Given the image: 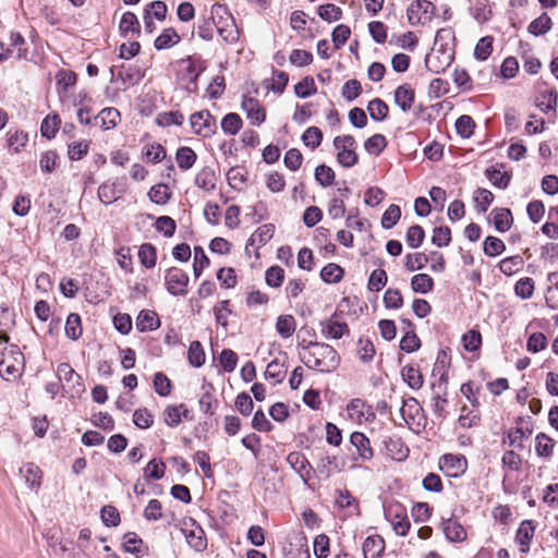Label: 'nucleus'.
Here are the masks:
<instances>
[{"instance_id":"nucleus-1","label":"nucleus","mask_w":558,"mask_h":558,"mask_svg":"<svg viewBox=\"0 0 558 558\" xmlns=\"http://www.w3.org/2000/svg\"><path fill=\"white\" fill-rule=\"evenodd\" d=\"M299 347L305 351L300 353L301 361L311 369L330 373L339 365V354L327 343L303 340Z\"/></svg>"},{"instance_id":"nucleus-2","label":"nucleus","mask_w":558,"mask_h":558,"mask_svg":"<svg viewBox=\"0 0 558 558\" xmlns=\"http://www.w3.org/2000/svg\"><path fill=\"white\" fill-rule=\"evenodd\" d=\"M333 147L337 150V161L342 167L351 168L357 163L356 141L352 135L336 136Z\"/></svg>"},{"instance_id":"nucleus-3","label":"nucleus","mask_w":558,"mask_h":558,"mask_svg":"<svg viewBox=\"0 0 558 558\" xmlns=\"http://www.w3.org/2000/svg\"><path fill=\"white\" fill-rule=\"evenodd\" d=\"M384 514L397 535L405 536L408 534L411 523L408 518L407 509L400 502L393 501L385 505Z\"/></svg>"},{"instance_id":"nucleus-4","label":"nucleus","mask_w":558,"mask_h":558,"mask_svg":"<svg viewBox=\"0 0 558 558\" xmlns=\"http://www.w3.org/2000/svg\"><path fill=\"white\" fill-rule=\"evenodd\" d=\"M24 367V355L15 344L10 345L3 352V359L0 362V375L4 377H17L22 374Z\"/></svg>"},{"instance_id":"nucleus-5","label":"nucleus","mask_w":558,"mask_h":558,"mask_svg":"<svg viewBox=\"0 0 558 558\" xmlns=\"http://www.w3.org/2000/svg\"><path fill=\"white\" fill-rule=\"evenodd\" d=\"M165 287L173 296H184L187 293L190 282L189 275L181 268L171 267L165 271Z\"/></svg>"},{"instance_id":"nucleus-6","label":"nucleus","mask_w":558,"mask_h":558,"mask_svg":"<svg viewBox=\"0 0 558 558\" xmlns=\"http://www.w3.org/2000/svg\"><path fill=\"white\" fill-rule=\"evenodd\" d=\"M453 50L451 47H446L445 44H441L438 48H433L432 52L425 58V66L428 71L433 73H441L453 61Z\"/></svg>"},{"instance_id":"nucleus-7","label":"nucleus","mask_w":558,"mask_h":558,"mask_svg":"<svg viewBox=\"0 0 558 558\" xmlns=\"http://www.w3.org/2000/svg\"><path fill=\"white\" fill-rule=\"evenodd\" d=\"M532 433L533 426L531 420H525L520 416L517 418V426L506 433V437L502 439V442L508 444L509 447L522 450L524 448L523 439L529 438Z\"/></svg>"},{"instance_id":"nucleus-8","label":"nucleus","mask_w":558,"mask_h":558,"mask_svg":"<svg viewBox=\"0 0 558 558\" xmlns=\"http://www.w3.org/2000/svg\"><path fill=\"white\" fill-rule=\"evenodd\" d=\"M436 15V7L428 0H416L408 8L409 22L412 25L425 24Z\"/></svg>"},{"instance_id":"nucleus-9","label":"nucleus","mask_w":558,"mask_h":558,"mask_svg":"<svg viewBox=\"0 0 558 558\" xmlns=\"http://www.w3.org/2000/svg\"><path fill=\"white\" fill-rule=\"evenodd\" d=\"M191 126L197 135L208 137L215 132V118L208 110L195 112L190 118Z\"/></svg>"},{"instance_id":"nucleus-10","label":"nucleus","mask_w":558,"mask_h":558,"mask_svg":"<svg viewBox=\"0 0 558 558\" xmlns=\"http://www.w3.org/2000/svg\"><path fill=\"white\" fill-rule=\"evenodd\" d=\"M241 108L245 112L246 118L251 121L252 125L258 126L265 122V108L255 97L244 95L242 98Z\"/></svg>"},{"instance_id":"nucleus-11","label":"nucleus","mask_w":558,"mask_h":558,"mask_svg":"<svg viewBox=\"0 0 558 558\" xmlns=\"http://www.w3.org/2000/svg\"><path fill=\"white\" fill-rule=\"evenodd\" d=\"M181 65L183 66L181 78L187 81L185 89L189 93H196L197 78L203 71L201 63L192 59V57H187L186 59L181 60Z\"/></svg>"},{"instance_id":"nucleus-12","label":"nucleus","mask_w":558,"mask_h":558,"mask_svg":"<svg viewBox=\"0 0 558 558\" xmlns=\"http://www.w3.org/2000/svg\"><path fill=\"white\" fill-rule=\"evenodd\" d=\"M349 416L357 423L371 422L375 413L371 405L360 398L352 399L347 405Z\"/></svg>"},{"instance_id":"nucleus-13","label":"nucleus","mask_w":558,"mask_h":558,"mask_svg":"<svg viewBox=\"0 0 558 558\" xmlns=\"http://www.w3.org/2000/svg\"><path fill=\"white\" fill-rule=\"evenodd\" d=\"M440 469L450 477H458L465 472L468 461L463 456L444 454L439 461Z\"/></svg>"},{"instance_id":"nucleus-14","label":"nucleus","mask_w":558,"mask_h":558,"mask_svg":"<svg viewBox=\"0 0 558 558\" xmlns=\"http://www.w3.org/2000/svg\"><path fill=\"white\" fill-rule=\"evenodd\" d=\"M557 92L549 88L546 83H542L537 87V95L535 97V106L547 113L550 110H555L557 107Z\"/></svg>"},{"instance_id":"nucleus-15","label":"nucleus","mask_w":558,"mask_h":558,"mask_svg":"<svg viewBox=\"0 0 558 558\" xmlns=\"http://www.w3.org/2000/svg\"><path fill=\"white\" fill-rule=\"evenodd\" d=\"M535 529V523L532 520H524L517 530L515 541L520 545V551L522 554L529 553Z\"/></svg>"},{"instance_id":"nucleus-16","label":"nucleus","mask_w":558,"mask_h":558,"mask_svg":"<svg viewBox=\"0 0 558 558\" xmlns=\"http://www.w3.org/2000/svg\"><path fill=\"white\" fill-rule=\"evenodd\" d=\"M287 462L300 475L304 483H306L310 477L312 466L304 453L300 451L290 452L287 457Z\"/></svg>"},{"instance_id":"nucleus-17","label":"nucleus","mask_w":558,"mask_h":558,"mask_svg":"<svg viewBox=\"0 0 558 558\" xmlns=\"http://www.w3.org/2000/svg\"><path fill=\"white\" fill-rule=\"evenodd\" d=\"M441 529L449 542L460 543L466 538V531L462 524L452 518L442 519Z\"/></svg>"},{"instance_id":"nucleus-18","label":"nucleus","mask_w":558,"mask_h":558,"mask_svg":"<svg viewBox=\"0 0 558 558\" xmlns=\"http://www.w3.org/2000/svg\"><path fill=\"white\" fill-rule=\"evenodd\" d=\"M217 180L215 170L209 166H205L196 173L194 183L198 189L211 192L216 189Z\"/></svg>"},{"instance_id":"nucleus-19","label":"nucleus","mask_w":558,"mask_h":558,"mask_svg":"<svg viewBox=\"0 0 558 558\" xmlns=\"http://www.w3.org/2000/svg\"><path fill=\"white\" fill-rule=\"evenodd\" d=\"M350 442L355 447L357 456L362 461H369L373 458L374 451L371 447V441L363 433H352Z\"/></svg>"},{"instance_id":"nucleus-20","label":"nucleus","mask_w":558,"mask_h":558,"mask_svg":"<svg viewBox=\"0 0 558 558\" xmlns=\"http://www.w3.org/2000/svg\"><path fill=\"white\" fill-rule=\"evenodd\" d=\"M275 233V226L272 223H266L257 228L247 240L245 250L248 252L250 246L260 247L271 240Z\"/></svg>"},{"instance_id":"nucleus-21","label":"nucleus","mask_w":558,"mask_h":558,"mask_svg":"<svg viewBox=\"0 0 558 558\" xmlns=\"http://www.w3.org/2000/svg\"><path fill=\"white\" fill-rule=\"evenodd\" d=\"M415 94L410 84H402L395 92V102L403 111L408 112L414 102Z\"/></svg>"},{"instance_id":"nucleus-22","label":"nucleus","mask_w":558,"mask_h":558,"mask_svg":"<svg viewBox=\"0 0 558 558\" xmlns=\"http://www.w3.org/2000/svg\"><path fill=\"white\" fill-rule=\"evenodd\" d=\"M322 335L326 339H340L342 336L349 333V327L345 323L329 318L320 323Z\"/></svg>"},{"instance_id":"nucleus-23","label":"nucleus","mask_w":558,"mask_h":558,"mask_svg":"<svg viewBox=\"0 0 558 558\" xmlns=\"http://www.w3.org/2000/svg\"><path fill=\"white\" fill-rule=\"evenodd\" d=\"M187 544L196 551H204L207 548V539L204 530L199 525L182 530Z\"/></svg>"},{"instance_id":"nucleus-24","label":"nucleus","mask_w":558,"mask_h":558,"mask_svg":"<svg viewBox=\"0 0 558 558\" xmlns=\"http://www.w3.org/2000/svg\"><path fill=\"white\" fill-rule=\"evenodd\" d=\"M385 551V541L380 535H371L363 543L365 558H380Z\"/></svg>"},{"instance_id":"nucleus-25","label":"nucleus","mask_w":558,"mask_h":558,"mask_svg":"<svg viewBox=\"0 0 558 558\" xmlns=\"http://www.w3.org/2000/svg\"><path fill=\"white\" fill-rule=\"evenodd\" d=\"M189 410L185 404L168 405L162 413L163 422L169 427H177L181 422L182 417H187Z\"/></svg>"},{"instance_id":"nucleus-26","label":"nucleus","mask_w":558,"mask_h":558,"mask_svg":"<svg viewBox=\"0 0 558 558\" xmlns=\"http://www.w3.org/2000/svg\"><path fill=\"white\" fill-rule=\"evenodd\" d=\"M160 326L158 315L154 311L143 310L136 318V328L140 332L156 330Z\"/></svg>"},{"instance_id":"nucleus-27","label":"nucleus","mask_w":558,"mask_h":558,"mask_svg":"<svg viewBox=\"0 0 558 558\" xmlns=\"http://www.w3.org/2000/svg\"><path fill=\"white\" fill-rule=\"evenodd\" d=\"M122 193L123 191L118 189L117 182L107 181L99 185L97 194L102 204L110 205L116 202Z\"/></svg>"},{"instance_id":"nucleus-28","label":"nucleus","mask_w":558,"mask_h":558,"mask_svg":"<svg viewBox=\"0 0 558 558\" xmlns=\"http://www.w3.org/2000/svg\"><path fill=\"white\" fill-rule=\"evenodd\" d=\"M502 165L493 166L486 169L485 174L490 183L498 189H507L511 174L505 171H501Z\"/></svg>"},{"instance_id":"nucleus-29","label":"nucleus","mask_w":558,"mask_h":558,"mask_svg":"<svg viewBox=\"0 0 558 558\" xmlns=\"http://www.w3.org/2000/svg\"><path fill=\"white\" fill-rule=\"evenodd\" d=\"M95 121L99 123L104 130H111L117 126L120 121V112L112 107L104 108L95 117Z\"/></svg>"},{"instance_id":"nucleus-30","label":"nucleus","mask_w":558,"mask_h":558,"mask_svg":"<svg viewBox=\"0 0 558 558\" xmlns=\"http://www.w3.org/2000/svg\"><path fill=\"white\" fill-rule=\"evenodd\" d=\"M342 465L336 456H325L317 463V472L324 478H329L333 472H340Z\"/></svg>"},{"instance_id":"nucleus-31","label":"nucleus","mask_w":558,"mask_h":558,"mask_svg":"<svg viewBox=\"0 0 558 558\" xmlns=\"http://www.w3.org/2000/svg\"><path fill=\"white\" fill-rule=\"evenodd\" d=\"M123 548L125 551L138 557L147 553V547L144 546L142 538L134 532H129L123 536Z\"/></svg>"},{"instance_id":"nucleus-32","label":"nucleus","mask_w":558,"mask_h":558,"mask_svg":"<svg viewBox=\"0 0 558 558\" xmlns=\"http://www.w3.org/2000/svg\"><path fill=\"white\" fill-rule=\"evenodd\" d=\"M197 156L195 151L189 146L179 147L175 154L178 167L182 171L191 169L196 162Z\"/></svg>"},{"instance_id":"nucleus-33","label":"nucleus","mask_w":558,"mask_h":558,"mask_svg":"<svg viewBox=\"0 0 558 558\" xmlns=\"http://www.w3.org/2000/svg\"><path fill=\"white\" fill-rule=\"evenodd\" d=\"M119 29L123 36H128L130 33L140 35L141 25L137 16L133 12H125L121 17Z\"/></svg>"},{"instance_id":"nucleus-34","label":"nucleus","mask_w":558,"mask_h":558,"mask_svg":"<svg viewBox=\"0 0 558 558\" xmlns=\"http://www.w3.org/2000/svg\"><path fill=\"white\" fill-rule=\"evenodd\" d=\"M138 259L142 266L151 269L156 266L157 252L151 243H144L138 248Z\"/></svg>"},{"instance_id":"nucleus-35","label":"nucleus","mask_w":558,"mask_h":558,"mask_svg":"<svg viewBox=\"0 0 558 558\" xmlns=\"http://www.w3.org/2000/svg\"><path fill=\"white\" fill-rule=\"evenodd\" d=\"M172 196L169 186L165 183H158L150 187L148 192L149 199L157 205H166Z\"/></svg>"},{"instance_id":"nucleus-36","label":"nucleus","mask_w":558,"mask_h":558,"mask_svg":"<svg viewBox=\"0 0 558 558\" xmlns=\"http://www.w3.org/2000/svg\"><path fill=\"white\" fill-rule=\"evenodd\" d=\"M180 41V36L173 28H166L163 32L155 39L154 46L157 50H163L171 48L175 44Z\"/></svg>"},{"instance_id":"nucleus-37","label":"nucleus","mask_w":558,"mask_h":558,"mask_svg":"<svg viewBox=\"0 0 558 558\" xmlns=\"http://www.w3.org/2000/svg\"><path fill=\"white\" fill-rule=\"evenodd\" d=\"M411 288L415 293L427 294L434 289V280L427 274H417L411 279Z\"/></svg>"},{"instance_id":"nucleus-38","label":"nucleus","mask_w":558,"mask_h":558,"mask_svg":"<svg viewBox=\"0 0 558 558\" xmlns=\"http://www.w3.org/2000/svg\"><path fill=\"white\" fill-rule=\"evenodd\" d=\"M535 450L537 456L545 459L550 458L555 447L554 439L547 436L545 433H538L535 437Z\"/></svg>"},{"instance_id":"nucleus-39","label":"nucleus","mask_w":558,"mask_h":558,"mask_svg":"<svg viewBox=\"0 0 558 558\" xmlns=\"http://www.w3.org/2000/svg\"><path fill=\"white\" fill-rule=\"evenodd\" d=\"M296 328L295 318L292 315H280L276 322L277 332L284 339L290 338Z\"/></svg>"},{"instance_id":"nucleus-40","label":"nucleus","mask_w":558,"mask_h":558,"mask_svg":"<svg viewBox=\"0 0 558 558\" xmlns=\"http://www.w3.org/2000/svg\"><path fill=\"white\" fill-rule=\"evenodd\" d=\"M243 126V121L238 113L230 112L221 120V129L227 135H235Z\"/></svg>"},{"instance_id":"nucleus-41","label":"nucleus","mask_w":558,"mask_h":558,"mask_svg":"<svg viewBox=\"0 0 558 558\" xmlns=\"http://www.w3.org/2000/svg\"><path fill=\"white\" fill-rule=\"evenodd\" d=\"M524 260L520 255H513L500 260L498 267L506 276H512L523 268Z\"/></svg>"},{"instance_id":"nucleus-42","label":"nucleus","mask_w":558,"mask_h":558,"mask_svg":"<svg viewBox=\"0 0 558 558\" xmlns=\"http://www.w3.org/2000/svg\"><path fill=\"white\" fill-rule=\"evenodd\" d=\"M7 136V145L13 153H20L28 142V134L21 130L9 131Z\"/></svg>"},{"instance_id":"nucleus-43","label":"nucleus","mask_w":558,"mask_h":558,"mask_svg":"<svg viewBox=\"0 0 558 558\" xmlns=\"http://www.w3.org/2000/svg\"><path fill=\"white\" fill-rule=\"evenodd\" d=\"M401 375L412 389H420L423 386V376L420 369L413 365H405L401 371Z\"/></svg>"},{"instance_id":"nucleus-44","label":"nucleus","mask_w":558,"mask_h":558,"mask_svg":"<svg viewBox=\"0 0 558 558\" xmlns=\"http://www.w3.org/2000/svg\"><path fill=\"white\" fill-rule=\"evenodd\" d=\"M287 373V367L283 362H280L279 359H275L270 363H268L265 371L266 379H274L276 384L281 383L284 379Z\"/></svg>"},{"instance_id":"nucleus-45","label":"nucleus","mask_w":558,"mask_h":558,"mask_svg":"<svg viewBox=\"0 0 558 558\" xmlns=\"http://www.w3.org/2000/svg\"><path fill=\"white\" fill-rule=\"evenodd\" d=\"M553 26L550 16L547 13H542L537 19L533 20L527 29L534 36L546 34Z\"/></svg>"},{"instance_id":"nucleus-46","label":"nucleus","mask_w":558,"mask_h":558,"mask_svg":"<svg viewBox=\"0 0 558 558\" xmlns=\"http://www.w3.org/2000/svg\"><path fill=\"white\" fill-rule=\"evenodd\" d=\"M421 411L422 408L415 398H409L404 400L400 409L401 416L403 417L407 424H411V422L416 418Z\"/></svg>"},{"instance_id":"nucleus-47","label":"nucleus","mask_w":558,"mask_h":558,"mask_svg":"<svg viewBox=\"0 0 558 558\" xmlns=\"http://www.w3.org/2000/svg\"><path fill=\"white\" fill-rule=\"evenodd\" d=\"M513 222L512 214L508 208H501L494 211V226L499 232H506Z\"/></svg>"},{"instance_id":"nucleus-48","label":"nucleus","mask_w":558,"mask_h":558,"mask_svg":"<svg viewBox=\"0 0 558 558\" xmlns=\"http://www.w3.org/2000/svg\"><path fill=\"white\" fill-rule=\"evenodd\" d=\"M367 110L374 121H383L387 118L389 108L384 100L375 98L368 102Z\"/></svg>"},{"instance_id":"nucleus-49","label":"nucleus","mask_w":558,"mask_h":558,"mask_svg":"<svg viewBox=\"0 0 558 558\" xmlns=\"http://www.w3.org/2000/svg\"><path fill=\"white\" fill-rule=\"evenodd\" d=\"M26 483L31 488H38L40 486L41 470L34 463H27L21 469Z\"/></svg>"},{"instance_id":"nucleus-50","label":"nucleus","mask_w":558,"mask_h":558,"mask_svg":"<svg viewBox=\"0 0 558 558\" xmlns=\"http://www.w3.org/2000/svg\"><path fill=\"white\" fill-rule=\"evenodd\" d=\"M82 322L76 313H71L65 323V335L72 340H77L82 336Z\"/></svg>"},{"instance_id":"nucleus-51","label":"nucleus","mask_w":558,"mask_h":558,"mask_svg":"<svg viewBox=\"0 0 558 558\" xmlns=\"http://www.w3.org/2000/svg\"><path fill=\"white\" fill-rule=\"evenodd\" d=\"M61 120L58 114L47 116L40 125V133L44 137L53 138L59 130Z\"/></svg>"},{"instance_id":"nucleus-52","label":"nucleus","mask_w":558,"mask_h":558,"mask_svg":"<svg viewBox=\"0 0 558 558\" xmlns=\"http://www.w3.org/2000/svg\"><path fill=\"white\" fill-rule=\"evenodd\" d=\"M357 356L363 363H369L373 361L376 349L374 343L369 339L360 338L357 341Z\"/></svg>"},{"instance_id":"nucleus-53","label":"nucleus","mask_w":558,"mask_h":558,"mask_svg":"<svg viewBox=\"0 0 558 558\" xmlns=\"http://www.w3.org/2000/svg\"><path fill=\"white\" fill-rule=\"evenodd\" d=\"M319 17L328 23L339 21L342 17V10L333 3H327L318 7Z\"/></svg>"},{"instance_id":"nucleus-54","label":"nucleus","mask_w":558,"mask_h":558,"mask_svg":"<svg viewBox=\"0 0 558 558\" xmlns=\"http://www.w3.org/2000/svg\"><path fill=\"white\" fill-rule=\"evenodd\" d=\"M343 269L333 263H329L323 267L320 271V278L327 283H337L343 277Z\"/></svg>"},{"instance_id":"nucleus-55","label":"nucleus","mask_w":558,"mask_h":558,"mask_svg":"<svg viewBox=\"0 0 558 558\" xmlns=\"http://www.w3.org/2000/svg\"><path fill=\"white\" fill-rule=\"evenodd\" d=\"M386 447L393 460L402 461L409 454V448L400 439L390 438L386 442Z\"/></svg>"},{"instance_id":"nucleus-56","label":"nucleus","mask_w":558,"mask_h":558,"mask_svg":"<svg viewBox=\"0 0 558 558\" xmlns=\"http://www.w3.org/2000/svg\"><path fill=\"white\" fill-rule=\"evenodd\" d=\"M535 290L534 280L530 277L521 278L514 284V293L522 300L532 298Z\"/></svg>"},{"instance_id":"nucleus-57","label":"nucleus","mask_w":558,"mask_h":558,"mask_svg":"<svg viewBox=\"0 0 558 558\" xmlns=\"http://www.w3.org/2000/svg\"><path fill=\"white\" fill-rule=\"evenodd\" d=\"M187 359L191 365L194 367H201L205 363V352L199 341H192L189 351Z\"/></svg>"},{"instance_id":"nucleus-58","label":"nucleus","mask_w":558,"mask_h":558,"mask_svg":"<svg viewBox=\"0 0 558 558\" xmlns=\"http://www.w3.org/2000/svg\"><path fill=\"white\" fill-rule=\"evenodd\" d=\"M458 422L461 427L470 428L475 426L480 422V412L477 410L470 409L466 405L461 408V414L458 418Z\"/></svg>"},{"instance_id":"nucleus-59","label":"nucleus","mask_w":558,"mask_h":558,"mask_svg":"<svg viewBox=\"0 0 558 558\" xmlns=\"http://www.w3.org/2000/svg\"><path fill=\"white\" fill-rule=\"evenodd\" d=\"M59 93H65L69 87L75 85L76 74L73 71L61 69L56 75Z\"/></svg>"},{"instance_id":"nucleus-60","label":"nucleus","mask_w":558,"mask_h":558,"mask_svg":"<svg viewBox=\"0 0 558 558\" xmlns=\"http://www.w3.org/2000/svg\"><path fill=\"white\" fill-rule=\"evenodd\" d=\"M184 121V117L179 111H167L161 112L156 118V123L159 126L166 128L171 125H181Z\"/></svg>"},{"instance_id":"nucleus-61","label":"nucleus","mask_w":558,"mask_h":558,"mask_svg":"<svg viewBox=\"0 0 558 558\" xmlns=\"http://www.w3.org/2000/svg\"><path fill=\"white\" fill-rule=\"evenodd\" d=\"M166 464L161 460H150L144 469L146 480H160L165 475Z\"/></svg>"},{"instance_id":"nucleus-62","label":"nucleus","mask_w":558,"mask_h":558,"mask_svg":"<svg viewBox=\"0 0 558 558\" xmlns=\"http://www.w3.org/2000/svg\"><path fill=\"white\" fill-rule=\"evenodd\" d=\"M404 259V267L408 271L423 269L428 263V256L425 253L408 254Z\"/></svg>"},{"instance_id":"nucleus-63","label":"nucleus","mask_w":558,"mask_h":558,"mask_svg":"<svg viewBox=\"0 0 558 558\" xmlns=\"http://www.w3.org/2000/svg\"><path fill=\"white\" fill-rule=\"evenodd\" d=\"M387 147V140L383 134H375L364 142L367 153L379 155Z\"/></svg>"},{"instance_id":"nucleus-64","label":"nucleus","mask_w":558,"mask_h":558,"mask_svg":"<svg viewBox=\"0 0 558 558\" xmlns=\"http://www.w3.org/2000/svg\"><path fill=\"white\" fill-rule=\"evenodd\" d=\"M424 238V229L420 225H413L407 231L405 241L410 247L417 248L422 245Z\"/></svg>"}]
</instances>
